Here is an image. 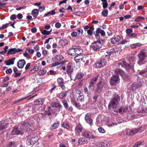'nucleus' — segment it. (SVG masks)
<instances>
[{
  "instance_id": "1",
  "label": "nucleus",
  "mask_w": 147,
  "mask_h": 147,
  "mask_svg": "<svg viewBox=\"0 0 147 147\" xmlns=\"http://www.w3.org/2000/svg\"><path fill=\"white\" fill-rule=\"evenodd\" d=\"M147 56L146 53L144 50H142L140 53L138 55V64L139 65L144 63V60L146 59Z\"/></svg>"
},
{
  "instance_id": "2",
  "label": "nucleus",
  "mask_w": 147,
  "mask_h": 147,
  "mask_svg": "<svg viewBox=\"0 0 147 147\" xmlns=\"http://www.w3.org/2000/svg\"><path fill=\"white\" fill-rule=\"evenodd\" d=\"M73 52H74L76 54L79 55H80L83 53V51L82 49L79 48L77 46H74L72 49L69 50L68 53L69 55L74 56V53H72Z\"/></svg>"
},
{
  "instance_id": "3",
  "label": "nucleus",
  "mask_w": 147,
  "mask_h": 147,
  "mask_svg": "<svg viewBox=\"0 0 147 147\" xmlns=\"http://www.w3.org/2000/svg\"><path fill=\"white\" fill-rule=\"evenodd\" d=\"M107 86V83L103 80H101L97 84V90L98 92H100Z\"/></svg>"
},
{
  "instance_id": "4",
  "label": "nucleus",
  "mask_w": 147,
  "mask_h": 147,
  "mask_svg": "<svg viewBox=\"0 0 147 147\" xmlns=\"http://www.w3.org/2000/svg\"><path fill=\"white\" fill-rule=\"evenodd\" d=\"M120 99L119 96L118 95H116L110 102L109 105V107H112L113 109L116 108Z\"/></svg>"
},
{
  "instance_id": "5",
  "label": "nucleus",
  "mask_w": 147,
  "mask_h": 147,
  "mask_svg": "<svg viewBox=\"0 0 147 147\" xmlns=\"http://www.w3.org/2000/svg\"><path fill=\"white\" fill-rule=\"evenodd\" d=\"M24 133V131L21 127H18L15 128L12 130L11 133L12 135H22Z\"/></svg>"
},
{
  "instance_id": "6",
  "label": "nucleus",
  "mask_w": 147,
  "mask_h": 147,
  "mask_svg": "<svg viewBox=\"0 0 147 147\" xmlns=\"http://www.w3.org/2000/svg\"><path fill=\"white\" fill-rule=\"evenodd\" d=\"M99 34H100L102 36H105V34L104 30L100 28H98L96 29V31L93 32V34L95 35L96 38L98 39L100 38V35Z\"/></svg>"
},
{
  "instance_id": "7",
  "label": "nucleus",
  "mask_w": 147,
  "mask_h": 147,
  "mask_svg": "<svg viewBox=\"0 0 147 147\" xmlns=\"http://www.w3.org/2000/svg\"><path fill=\"white\" fill-rule=\"evenodd\" d=\"M38 139V137L37 136L32 138L28 137L27 138L26 143L29 146L35 144Z\"/></svg>"
},
{
  "instance_id": "8",
  "label": "nucleus",
  "mask_w": 147,
  "mask_h": 147,
  "mask_svg": "<svg viewBox=\"0 0 147 147\" xmlns=\"http://www.w3.org/2000/svg\"><path fill=\"white\" fill-rule=\"evenodd\" d=\"M119 78L118 75H113L111 79L110 83L112 86L115 85L119 82Z\"/></svg>"
},
{
  "instance_id": "9",
  "label": "nucleus",
  "mask_w": 147,
  "mask_h": 147,
  "mask_svg": "<svg viewBox=\"0 0 147 147\" xmlns=\"http://www.w3.org/2000/svg\"><path fill=\"white\" fill-rule=\"evenodd\" d=\"M141 128H134L131 130L128 129L127 131L126 134L129 136H133L138 133L141 129Z\"/></svg>"
},
{
  "instance_id": "10",
  "label": "nucleus",
  "mask_w": 147,
  "mask_h": 147,
  "mask_svg": "<svg viewBox=\"0 0 147 147\" xmlns=\"http://www.w3.org/2000/svg\"><path fill=\"white\" fill-rule=\"evenodd\" d=\"M93 45L92 46V47L93 50L94 51H98L100 49V48L101 47V42L100 41L92 43Z\"/></svg>"
},
{
  "instance_id": "11",
  "label": "nucleus",
  "mask_w": 147,
  "mask_h": 147,
  "mask_svg": "<svg viewBox=\"0 0 147 147\" xmlns=\"http://www.w3.org/2000/svg\"><path fill=\"white\" fill-rule=\"evenodd\" d=\"M118 65L119 67H124L126 69H130V65L128 64H127L126 62L124 61H123L118 63Z\"/></svg>"
},
{
  "instance_id": "12",
  "label": "nucleus",
  "mask_w": 147,
  "mask_h": 147,
  "mask_svg": "<svg viewBox=\"0 0 147 147\" xmlns=\"http://www.w3.org/2000/svg\"><path fill=\"white\" fill-rule=\"evenodd\" d=\"M91 114L90 113H87L85 116V119L86 122L90 125H92V120L90 118Z\"/></svg>"
},
{
  "instance_id": "13",
  "label": "nucleus",
  "mask_w": 147,
  "mask_h": 147,
  "mask_svg": "<svg viewBox=\"0 0 147 147\" xmlns=\"http://www.w3.org/2000/svg\"><path fill=\"white\" fill-rule=\"evenodd\" d=\"M106 62L105 59H102L98 61L96 63V65L97 68H101L105 66Z\"/></svg>"
},
{
  "instance_id": "14",
  "label": "nucleus",
  "mask_w": 147,
  "mask_h": 147,
  "mask_svg": "<svg viewBox=\"0 0 147 147\" xmlns=\"http://www.w3.org/2000/svg\"><path fill=\"white\" fill-rule=\"evenodd\" d=\"M26 63L24 59H20L17 62V66L20 69L22 68Z\"/></svg>"
},
{
  "instance_id": "15",
  "label": "nucleus",
  "mask_w": 147,
  "mask_h": 147,
  "mask_svg": "<svg viewBox=\"0 0 147 147\" xmlns=\"http://www.w3.org/2000/svg\"><path fill=\"white\" fill-rule=\"evenodd\" d=\"M82 135L83 136L87 138H94L95 137L92 135L91 134L89 131H84Z\"/></svg>"
},
{
  "instance_id": "16",
  "label": "nucleus",
  "mask_w": 147,
  "mask_h": 147,
  "mask_svg": "<svg viewBox=\"0 0 147 147\" xmlns=\"http://www.w3.org/2000/svg\"><path fill=\"white\" fill-rule=\"evenodd\" d=\"M98 78V76H96L93 77L91 80L90 82L89 86V88H91L94 86V84L96 83Z\"/></svg>"
},
{
  "instance_id": "17",
  "label": "nucleus",
  "mask_w": 147,
  "mask_h": 147,
  "mask_svg": "<svg viewBox=\"0 0 147 147\" xmlns=\"http://www.w3.org/2000/svg\"><path fill=\"white\" fill-rule=\"evenodd\" d=\"M8 124L5 122L4 120L0 122V130H3L7 127Z\"/></svg>"
},
{
  "instance_id": "18",
  "label": "nucleus",
  "mask_w": 147,
  "mask_h": 147,
  "mask_svg": "<svg viewBox=\"0 0 147 147\" xmlns=\"http://www.w3.org/2000/svg\"><path fill=\"white\" fill-rule=\"evenodd\" d=\"M51 105L53 108H55L58 110L59 111L61 108V106L58 102H52L51 104Z\"/></svg>"
},
{
  "instance_id": "19",
  "label": "nucleus",
  "mask_w": 147,
  "mask_h": 147,
  "mask_svg": "<svg viewBox=\"0 0 147 147\" xmlns=\"http://www.w3.org/2000/svg\"><path fill=\"white\" fill-rule=\"evenodd\" d=\"M16 59V58L13 57L9 60H7L5 62V63L7 65H9L14 64V61Z\"/></svg>"
},
{
  "instance_id": "20",
  "label": "nucleus",
  "mask_w": 147,
  "mask_h": 147,
  "mask_svg": "<svg viewBox=\"0 0 147 147\" xmlns=\"http://www.w3.org/2000/svg\"><path fill=\"white\" fill-rule=\"evenodd\" d=\"M84 57L82 55H77L74 57V60L76 62H80L83 59Z\"/></svg>"
},
{
  "instance_id": "21",
  "label": "nucleus",
  "mask_w": 147,
  "mask_h": 147,
  "mask_svg": "<svg viewBox=\"0 0 147 147\" xmlns=\"http://www.w3.org/2000/svg\"><path fill=\"white\" fill-rule=\"evenodd\" d=\"M83 130V127L80 124H79L77 125L76 128L75 129V131L76 132H77L78 133H80L82 132Z\"/></svg>"
},
{
  "instance_id": "22",
  "label": "nucleus",
  "mask_w": 147,
  "mask_h": 147,
  "mask_svg": "<svg viewBox=\"0 0 147 147\" xmlns=\"http://www.w3.org/2000/svg\"><path fill=\"white\" fill-rule=\"evenodd\" d=\"M111 144V141H105L101 143V145L102 147H108Z\"/></svg>"
},
{
  "instance_id": "23",
  "label": "nucleus",
  "mask_w": 147,
  "mask_h": 147,
  "mask_svg": "<svg viewBox=\"0 0 147 147\" xmlns=\"http://www.w3.org/2000/svg\"><path fill=\"white\" fill-rule=\"evenodd\" d=\"M44 102V100L42 98H39L38 99H36L34 101L35 105H42Z\"/></svg>"
},
{
  "instance_id": "24",
  "label": "nucleus",
  "mask_w": 147,
  "mask_h": 147,
  "mask_svg": "<svg viewBox=\"0 0 147 147\" xmlns=\"http://www.w3.org/2000/svg\"><path fill=\"white\" fill-rule=\"evenodd\" d=\"M16 49L15 48L9 49L7 52V55H9L10 54L12 55L15 54L16 53Z\"/></svg>"
},
{
  "instance_id": "25",
  "label": "nucleus",
  "mask_w": 147,
  "mask_h": 147,
  "mask_svg": "<svg viewBox=\"0 0 147 147\" xmlns=\"http://www.w3.org/2000/svg\"><path fill=\"white\" fill-rule=\"evenodd\" d=\"M115 72L118 75L119 74L122 76H123L125 74L123 70L120 69H117L115 70Z\"/></svg>"
},
{
  "instance_id": "26",
  "label": "nucleus",
  "mask_w": 147,
  "mask_h": 147,
  "mask_svg": "<svg viewBox=\"0 0 147 147\" xmlns=\"http://www.w3.org/2000/svg\"><path fill=\"white\" fill-rule=\"evenodd\" d=\"M140 75L143 77H144L147 75V70H142L138 73L137 76H139L138 75Z\"/></svg>"
},
{
  "instance_id": "27",
  "label": "nucleus",
  "mask_w": 147,
  "mask_h": 147,
  "mask_svg": "<svg viewBox=\"0 0 147 147\" xmlns=\"http://www.w3.org/2000/svg\"><path fill=\"white\" fill-rule=\"evenodd\" d=\"M120 39V37L119 36H117L113 38L111 40V42L113 44H115L118 42Z\"/></svg>"
},
{
  "instance_id": "28",
  "label": "nucleus",
  "mask_w": 147,
  "mask_h": 147,
  "mask_svg": "<svg viewBox=\"0 0 147 147\" xmlns=\"http://www.w3.org/2000/svg\"><path fill=\"white\" fill-rule=\"evenodd\" d=\"M67 72V73L71 72L72 70V64L69 63L67 64L66 67Z\"/></svg>"
},
{
  "instance_id": "29",
  "label": "nucleus",
  "mask_w": 147,
  "mask_h": 147,
  "mask_svg": "<svg viewBox=\"0 0 147 147\" xmlns=\"http://www.w3.org/2000/svg\"><path fill=\"white\" fill-rule=\"evenodd\" d=\"M88 143V141L85 139L83 138H80L78 140V143L80 144H83Z\"/></svg>"
},
{
  "instance_id": "30",
  "label": "nucleus",
  "mask_w": 147,
  "mask_h": 147,
  "mask_svg": "<svg viewBox=\"0 0 147 147\" xmlns=\"http://www.w3.org/2000/svg\"><path fill=\"white\" fill-rule=\"evenodd\" d=\"M68 92V91H66L65 92L61 93L57 95V97L58 98H62L63 97L66 96Z\"/></svg>"
},
{
  "instance_id": "31",
  "label": "nucleus",
  "mask_w": 147,
  "mask_h": 147,
  "mask_svg": "<svg viewBox=\"0 0 147 147\" xmlns=\"http://www.w3.org/2000/svg\"><path fill=\"white\" fill-rule=\"evenodd\" d=\"M142 45V44L139 43H137L131 44L130 47L131 49H136L137 47H139Z\"/></svg>"
},
{
  "instance_id": "32",
  "label": "nucleus",
  "mask_w": 147,
  "mask_h": 147,
  "mask_svg": "<svg viewBox=\"0 0 147 147\" xmlns=\"http://www.w3.org/2000/svg\"><path fill=\"white\" fill-rule=\"evenodd\" d=\"M30 123L26 122V123H24L22 124L21 125L22 126V127L23 129H23L24 130H25L26 129V128L27 127H29L30 126Z\"/></svg>"
},
{
  "instance_id": "33",
  "label": "nucleus",
  "mask_w": 147,
  "mask_h": 147,
  "mask_svg": "<svg viewBox=\"0 0 147 147\" xmlns=\"http://www.w3.org/2000/svg\"><path fill=\"white\" fill-rule=\"evenodd\" d=\"M38 11L37 9H35L32 11V16L34 17H36L38 13Z\"/></svg>"
},
{
  "instance_id": "34",
  "label": "nucleus",
  "mask_w": 147,
  "mask_h": 147,
  "mask_svg": "<svg viewBox=\"0 0 147 147\" xmlns=\"http://www.w3.org/2000/svg\"><path fill=\"white\" fill-rule=\"evenodd\" d=\"M64 128L68 129L69 128L70 126L68 122H64L61 125Z\"/></svg>"
},
{
  "instance_id": "35",
  "label": "nucleus",
  "mask_w": 147,
  "mask_h": 147,
  "mask_svg": "<svg viewBox=\"0 0 147 147\" xmlns=\"http://www.w3.org/2000/svg\"><path fill=\"white\" fill-rule=\"evenodd\" d=\"M39 106L38 105H34L32 108L33 112H35L38 111L39 109Z\"/></svg>"
},
{
  "instance_id": "36",
  "label": "nucleus",
  "mask_w": 147,
  "mask_h": 147,
  "mask_svg": "<svg viewBox=\"0 0 147 147\" xmlns=\"http://www.w3.org/2000/svg\"><path fill=\"white\" fill-rule=\"evenodd\" d=\"M144 19V18L141 16H139L136 18L135 19V21L136 22H140L143 20Z\"/></svg>"
},
{
  "instance_id": "37",
  "label": "nucleus",
  "mask_w": 147,
  "mask_h": 147,
  "mask_svg": "<svg viewBox=\"0 0 147 147\" xmlns=\"http://www.w3.org/2000/svg\"><path fill=\"white\" fill-rule=\"evenodd\" d=\"M56 13L55 12V9L53 10H52L49 11L47 13L45 14L44 16L45 17L47 16L49 14H50L52 15H53L55 14Z\"/></svg>"
},
{
  "instance_id": "38",
  "label": "nucleus",
  "mask_w": 147,
  "mask_h": 147,
  "mask_svg": "<svg viewBox=\"0 0 147 147\" xmlns=\"http://www.w3.org/2000/svg\"><path fill=\"white\" fill-rule=\"evenodd\" d=\"M101 1L103 2L102 3V7L104 9H105L108 6V3L107 0H101Z\"/></svg>"
},
{
  "instance_id": "39",
  "label": "nucleus",
  "mask_w": 147,
  "mask_h": 147,
  "mask_svg": "<svg viewBox=\"0 0 147 147\" xmlns=\"http://www.w3.org/2000/svg\"><path fill=\"white\" fill-rule=\"evenodd\" d=\"M84 74L81 73H78L76 76V78L78 79H81L84 76Z\"/></svg>"
},
{
  "instance_id": "40",
  "label": "nucleus",
  "mask_w": 147,
  "mask_h": 147,
  "mask_svg": "<svg viewBox=\"0 0 147 147\" xmlns=\"http://www.w3.org/2000/svg\"><path fill=\"white\" fill-rule=\"evenodd\" d=\"M63 57L61 55H56L55 57V61H60L63 59Z\"/></svg>"
},
{
  "instance_id": "41",
  "label": "nucleus",
  "mask_w": 147,
  "mask_h": 147,
  "mask_svg": "<svg viewBox=\"0 0 147 147\" xmlns=\"http://www.w3.org/2000/svg\"><path fill=\"white\" fill-rule=\"evenodd\" d=\"M59 123H54L51 126V128L52 129H54L57 128L59 125Z\"/></svg>"
},
{
  "instance_id": "42",
  "label": "nucleus",
  "mask_w": 147,
  "mask_h": 147,
  "mask_svg": "<svg viewBox=\"0 0 147 147\" xmlns=\"http://www.w3.org/2000/svg\"><path fill=\"white\" fill-rule=\"evenodd\" d=\"M71 102L73 105H74L76 108H78L80 107V104L77 103L75 100H72Z\"/></svg>"
},
{
  "instance_id": "43",
  "label": "nucleus",
  "mask_w": 147,
  "mask_h": 147,
  "mask_svg": "<svg viewBox=\"0 0 147 147\" xmlns=\"http://www.w3.org/2000/svg\"><path fill=\"white\" fill-rule=\"evenodd\" d=\"M57 81L59 85L63 84L64 81L62 78H59L57 79Z\"/></svg>"
},
{
  "instance_id": "44",
  "label": "nucleus",
  "mask_w": 147,
  "mask_h": 147,
  "mask_svg": "<svg viewBox=\"0 0 147 147\" xmlns=\"http://www.w3.org/2000/svg\"><path fill=\"white\" fill-rule=\"evenodd\" d=\"M122 49L120 48H116L115 50V52L117 54H120L121 51Z\"/></svg>"
},
{
  "instance_id": "45",
  "label": "nucleus",
  "mask_w": 147,
  "mask_h": 147,
  "mask_svg": "<svg viewBox=\"0 0 147 147\" xmlns=\"http://www.w3.org/2000/svg\"><path fill=\"white\" fill-rule=\"evenodd\" d=\"M108 14V11L107 9H105L101 12L102 15L104 17L107 16Z\"/></svg>"
},
{
  "instance_id": "46",
  "label": "nucleus",
  "mask_w": 147,
  "mask_h": 147,
  "mask_svg": "<svg viewBox=\"0 0 147 147\" xmlns=\"http://www.w3.org/2000/svg\"><path fill=\"white\" fill-rule=\"evenodd\" d=\"M142 84L140 83H139L138 84H136L135 82L132 84V87H135V88H138L141 86Z\"/></svg>"
},
{
  "instance_id": "47",
  "label": "nucleus",
  "mask_w": 147,
  "mask_h": 147,
  "mask_svg": "<svg viewBox=\"0 0 147 147\" xmlns=\"http://www.w3.org/2000/svg\"><path fill=\"white\" fill-rule=\"evenodd\" d=\"M47 72L46 70H41L38 73V74L39 75H42L45 74Z\"/></svg>"
},
{
  "instance_id": "48",
  "label": "nucleus",
  "mask_w": 147,
  "mask_h": 147,
  "mask_svg": "<svg viewBox=\"0 0 147 147\" xmlns=\"http://www.w3.org/2000/svg\"><path fill=\"white\" fill-rule=\"evenodd\" d=\"M135 57H131L129 59V63L131 64H133L135 60Z\"/></svg>"
},
{
  "instance_id": "49",
  "label": "nucleus",
  "mask_w": 147,
  "mask_h": 147,
  "mask_svg": "<svg viewBox=\"0 0 147 147\" xmlns=\"http://www.w3.org/2000/svg\"><path fill=\"white\" fill-rule=\"evenodd\" d=\"M144 142H137L135 143L133 146V147H138V146L143 144Z\"/></svg>"
},
{
  "instance_id": "50",
  "label": "nucleus",
  "mask_w": 147,
  "mask_h": 147,
  "mask_svg": "<svg viewBox=\"0 0 147 147\" xmlns=\"http://www.w3.org/2000/svg\"><path fill=\"white\" fill-rule=\"evenodd\" d=\"M38 70V67L37 66H35L30 71L31 73H34L35 71H37Z\"/></svg>"
},
{
  "instance_id": "51",
  "label": "nucleus",
  "mask_w": 147,
  "mask_h": 147,
  "mask_svg": "<svg viewBox=\"0 0 147 147\" xmlns=\"http://www.w3.org/2000/svg\"><path fill=\"white\" fill-rule=\"evenodd\" d=\"M49 32H48V31H47L45 30H44L41 31V33L45 35H49Z\"/></svg>"
},
{
  "instance_id": "52",
  "label": "nucleus",
  "mask_w": 147,
  "mask_h": 147,
  "mask_svg": "<svg viewBox=\"0 0 147 147\" xmlns=\"http://www.w3.org/2000/svg\"><path fill=\"white\" fill-rule=\"evenodd\" d=\"M65 62H64L63 61H62L60 63L59 62H57L55 63H53V67H55L60 65L61 63L62 64H63Z\"/></svg>"
},
{
  "instance_id": "53",
  "label": "nucleus",
  "mask_w": 147,
  "mask_h": 147,
  "mask_svg": "<svg viewBox=\"0 0 147 147\" xmlns=\"http://www.w3.org/2000/svg\"><path fill=\"white\" fill-rule=\"evenodd\" d=\"M84 97L83 94H82L79 95L77 99L78 100L81 101L84 99Z\"/></svg>"
},
{
  "instance_id": "54",
  "label": "nucleus",
  "mask_w": 147,
  "mask_h": 147,
  "mask_svg": "<svg viewBox=\"0 0 147 147\" xmlns=\"http://www.w3.org/2000/svg\"><path fill=\"white\" fill-rule=\"evenodd\" d=\"M77 31L79 36H81L83 34V30L82 29L79 28L78 29Z\"/></svg>"
},
{
  "instance_id": "55",
  "label": "nucleus",
  "mask_w": 147,
  "mask_h": 147,
  "mask_svg": "<svg viewBox=\"0 0 147 147\" xmlns=\"http://www.w3.org/2000/svg\"><path fill=\"white\" fill-rule=\"evenodd\" d=\"M98 130L100 133H105V131L104 129L102 127H99L98 128Z\"/></svg>"
},
{
  "instance_id": "56",
  "label": "nucleus",
  "mask_w": 147,
  "mask_h": 147,
  "mask_svg": "<svg viewBox=\"0 0 147 147\" xmlns=\"http://www.w3.org/2000/svg\"><path fill=\"white\" fill-rule=\"evenodd\" d=\"M62 102L65 108H67L68 105L67 101L66 100H65L63 101Z\"/></svg>"
},
{
  "instance_id": "57",
  "label": "nucleus",
  "mask_w": 147,
  "mask_h": 147,
  "mask_svg": "<svg viewBox=\"0 0 147 147\" xmlns=\"http://www.w3.org/2000/svg\"><path fill=\"white\" fill-rule=\"evenodd\" d=\"M75 92L77 94L80 95L83 94V93L80 90H75Z\"/></svg>"
},
{
  "instance_id": "58",
  "label": "nucleus",
  "mask_w": 147,
  "mask_h": 147,
  "mask_svg": "<svg viewBox=\"0 0 147 147\" xmlns=\"http://www.w3.org/2000/svg\"><path fill=\"white\" fill-rule=\"evenodd\" d=\"M113 51H109L107 52L105 54V56H109L112 53Z\"/></svg>"
},
{
  "instance_id": "59",
  "label": "nucleus",
  "mask_w": 147,
  "mask_h": 147,
  "mask_svg": "<svg viewBox=\"0 0 147 147\" xmlns=\"http://www.w3.org/2000/svg\"><path fill=\"white\" fill-rule=\"evenodd\" d=\"M10 19L11 20H15L16 19V16L15 14H12L11 16Z\"/></svg>"
},
{
  "instance_id": "60",
  "label": "nucleus",
  "mask_w": 147,
  "mask_h": 147,
  "mask_svg": "<svg viewBox=\"0 0 147 147\" xmlns=\"http://www.w3.org/2000/svg\"><path fill=\"white\" fill-rule=\"evenodd\" d=\"M23 17L22 15L20 13H18L17 15V18L19 19H22Z\"/></svg>"
},
{
  "instance_id": "61",
  "label": "nucleus",
  "mask_w": 147,
  "mask_h": 147,
  "mask_svg": "<svg viewBox=\"0 0 147 147\" xmlns=\"http://www.w3.org/2000/svg\"><path fill=\"white\" fill-rule=\"evenodd\" d=\"M61 24L59 22H57L55 24V27L57 28H59L61 26Z\"/></svg>"
},
{
  "instance_id": "62",
  "label": "nucleus",
  "mask_w": 147,
  "mask_h": 147,
  "mask_svg": "<svg viewBox=\"0 0 147 147\" xmlns=\"http://www.w3.org/2000/svg\"><path fill=\"white\" fill-rule=\"evenodd\" d=\"M5 72L6 74H9L12 72V70L11 68H9V69L6 70Z\"/></svg>"
},
{
  "instance_id": "63",
  "label": "nucleus",
  "mask_w": 147,
  "mask_h": 147,
  "mask_svg": "<svg viewBox=\"0 0 147 147\" xmlns=\"http://www.w3.org/2000/svg\"><path fill=\"white\" fill-rule=\"evenodd\" d=\"M78 35V34L76 32H72L71 34V35L72 36L75 37L77 36Z\"/></svg>"
},
{
  "instance_id": "64",
  "label": "nucleus",
  "mask_w": 147,
  "mask_h": 147,
  "mask_svg": "<svg viewBox=\"0 0 147 147\" xmlns=\"http://www.w3.org/2000/svg\"><path fill=\"white\" fill-rule=\"evenodd\" d=\"M133 30L131 28H129L126 30V32L127 34H129L132 32Z\"/></svg>"
}]
</instances>
